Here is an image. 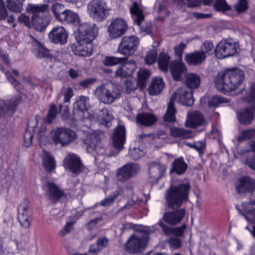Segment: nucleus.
Returning <instances> with one entry per match:
<instances>
[{"label":"nucleus","mask_w":255,"mask_h":255,"mask_svg":"<svg viewBox=\"0 0 255 255\" xmlns=\"http://www.w3.org/2000/svg\"><path fill=\"white\" fill-rule=\"evenodd\" d=\"M95 96L100 102L111 104L120 98L121 92L116 85L108 83L98 86L95 91Z\"/></svg>","instance_id":"obj_5"},{"label":"nucleus","mask_w":255,"mask_h":255,"mask_svg":"<svg viewBox=\"0 0 255 255\" xmlns=\"http://www.w3.org/2000/svg\"><path fill=\"white\" fill-rule=\"evenodd\" d=\"M187 4L189 7H195L199 4L200 1H202L205 5H210L213 2V0H186Z\"/></svg>","instance_id":"obj_55"},{"label":"nucleus","mask_w":255,"mask_h":255,"mask_svg":"<svg viewBox=\"0 0 255 255\" xmlns=\"http://www.w3.org/2000/svg\"><path fill=\"white\" fill-rule=\"evenodd\" d=\"M51 137L56 144L64 146L69 144L77 138L76 133L66 128H58L50 132Z\"/></svg>","instance_id":"obj_8"},{"label":"nucleus","mask_w":255,"mask_h":255,"mask_svg":"<svg viewBox=\"0 0 255 255\" xmlns=\"http://www.w3.org/2000/svg\"><path fill=\"white\" fill-rule=\"evenodd\" d=\"M110 10L105 0H91L87 5L88 15L98 21L105 19Z\"/></svg>","instance_id":"obj_6"},{"label":"nucleus","mask_w":255,"mask_h":255,"mask_svg":"<svg viewBox=\"0 0 255 255\" xmlns=\"http://www.w3.org/2000/svg\"><path fill=\"white\" fill-rule=\"evenodd\" d=\"M239 44L231 39L222 40L217 45L215 55L219 59L232 56L238 52Z\"/></svg>","instance_id":"obj_10"},{"label":"nucleus","mask_w":255,"mask_h":255,"mask_svg":"<svg viewBox=\"0 0 255 255\" xmlns=\"http://www.w3.org/2000/svg\"><path fill=\"white\" fill-rule=\"evenodd\" d=\"M216 48L213 42L210 41H205L201 46V52L208 55L215 53Z\"/></svg>","instance_id":"obj_47"},{"label":"nucleus","mask_w":255,"mask_h":255,"mask_svg":"<svg viewBox=\"0 0 255 255\" xmlns=\"http://www.w3.org/2000/svg\"><path fill=\"white\" fill-rule=\"evenodd\" d=\"M47 187V192L49 198L54 203L57 202L64 195V192L60 189L58 186L53 182H48L46 183Z\"/></svg>","instance_id":"obj_29"},{"label":"nucleus","mask_w":255,"mask_h":255,"mask_svg":"<svg viewBox=\"0 0 255 255\" xmlns=\"http://www.w3.org/2000/svg\"><path fill=\"white\" fill-rule=\"evenodd\" d=\"M176 110L174 107V104L172 103V101L169 102L167 106L166 112L163 117V119L165 122L172 123L175 121Z\"/></svg>","instance_id":"obj_42"},{"label":"nucleus","mask_w":255,"mask_h":255,"mask_svg":"<svg viewBox=\"0 0 255 255\" xmlns=\"http://www.w3.org/2000/svg\"><path fill=\"white\" fill-rule=\"evenodd\" d=\"M89 99L85 96H80L76 100L74 105V116L77 120H94L90 117L91 110L88 108Z\"/></svg>","instance_id":"obj_9"},{"label":"nucleus","mask_w":255,"mask_h":255,"mask_svg":"<svg viewBox=\"0 0 255 255\" xmlns=\"http://www.w3.org/2000/svg\"><path fill=\"white\" fill-rule=\"evenodd\" d=\"M73 52L76 55L82 57L91 56L93 51L92 42H88L78 38L77 41L71 46Z\"/></svg>","instance_id":"obj_20"},{"label":"nucleus","mask_w":255,"mask_h":255,"mask_svg":"<svg viewBox=\"0 0 255 255\" xmlns=\"http://www.w3.org/2000/svg\"><path fill=\"white\" fill-rule=\"evenodd\" d=\"M137 226V225L134 224L132 223H128L126 222L123 223L122 225V228H121L122 232L123 233L126 231L129 230L139 231V229L136 228Z\"/></svg>","instance_id":"obj_59"},{"label":"nucleus","mask_w":255,"mask_h":255,"mask_svg":"<svg viewBox=\"0 0 255 255\" xmlns=\"http://www.w3.org/2000/svg\"><path fill=\"white\" fill-rule=\"evenodd\" d=\"M42 165L48 173L51 172L56 168L55 160H43Z\"/></svg>","instance_id":"obj_54"},{"label":"nucleus","mask_w":255,"mask_h":255,"mask_svg":"<svg viewBox=\"0 0 255 255\" xmlns=\"http://www.w3.org/2000/svg\"><path fill=\"white\" fill-rule=\"evenodd\" d=\"M139 39L135 35L124 37L119 46V53L126 56L132 55L137 49Z\"/></svg>","instance_id":"obj_14"},{"label":"nucleus","mask_w":255,"mask_h":255,"mask_svg":"<svg viewBox=\"0 0 255 255\" xmlns=\"http://www.w3.org/2000/svg\"><path fill=\"white\" fill-rule=\"evenodd\" d=\"M59 21L65 22L75 25L80 26V19L78 13L70 9L62 11L61 19Z\"/></svg>","instance_id":"obj_32"},{"label":"nucleus","mask_w":255,"mask_h":255,"mask_svg":"<svg viewBox=\"0 0 255 255\" xmlns=\"http://www.w3.org/2000/svg\"><path fill=\"white\" fill-rule=\"evenodd\" d=\"M28 207L27 206L19 205L17 206V220L21 226L24 228L28 229L31 225V222L29 220L27 215Z\"/></svg>","instance_id":"obj_30"},{"label":"nucleus","mask_w":255,"mask_h":255,"mask_svg":"<svg viewBox=\"0 0 255 255\" xmlns=\"http://www.w3.org/2000/svg\"><path fill=\"white\" fill-rule=\"evenodd\" d=\"M176 101L178 103L187 106H191L194 103L192 92L191 90H187L185 88H179L177 90L173 95L171 97L170 101Z\"/></svg>","instance_id":"obj_18"},{"label":"nucleus","mask_w":255,"mask_h":255,"mask_svg":"<svg viewBox=\"0 0 255 255\" xmlns=\"http://www.w3.org/2000/svg\"><path fill=\"white\" fill-rule=\"evenodd\" d=\"M186 228V225L183 224L180 227L173 228L172 234L175 236L182 237L184 235V233Z\"/></svg>","instance_id":"obj_57"},{"label":"nucleus","mask_w":255,"mask_h":255,"mask_svg":"<svg viewBox=\"0 0 255 255\" xmlns=\"http://www.w3.org/2000/svg\"><path fill=\"white\" fill-rule=\"evenodd\" d=\"M188 165L184 160H174L171 165L170 173L181 175L186 171Z\"/></svg>","instance_id":"obj_36"},{"label":"nucleus","mask_w":255,"mask_h":255,"mask_svg":"<svg viewBox=\"0 0 255 255\" xmlns=\"http://www.w3.org/2000/svg\"><path fill=\"white\" fill-rule=\"evenodd\" d=\"M205 125L203 115L198 111L190 112L187 116L185 126L194 128Z\"/></svg>","instance_id":"obj_25"},{"label":"nucleus","mask_w":255,"mask_h":255,"mask_svg":"<svg viewBox=\"0 0 255 255\" xmlns=\"http://www.w3.org/2000/svg\"><path fill=\"white\" fill-rule=\"evenodd\" d=\"M157 59V52L155 48L148 50L144 57V61L147 65H151L155 63Z\"/></svg>","instance_id":"obj_44"},{"label":"nucleus","mask_w":255,"mask_h":255,"mask_svg":"<svg viewBox=\"0 0 255 255\" xmlns=\"http://www.w3.org/2000/svg\"><path fill=\"white\" fill-rule=\"evenodd\" d=\"M170 60V56L168 53L165 52L160 53L158 58L159 68L163 72H167L169 66L170 68V65H169Z\"/></svg>","instance_id":"obj_39"},{"label":"nucleus","mask_w":255,"mask_h":255,"mask_svg":"<svg viewBox=\"0 0 255 255\" xmlns=\"http://www.w3.org/2000/svg\"><path fill=\"white\" fill-rule=\"evenodd\" d=\"M191 186L189 183H180L171 185L167 191L166 201L168 207L174 209L180 208L184 202L189 200Z\"/></svg>","instance_id":"obj_2"},{"label":"nucleus","mask_w":255,"mask_h":255,"mask_svg":"<svg viewBox=\"0 0 255 255\" xmlns=\"http://www.w3.org/2000/svg\"><path fill=\"white\" fill-rule=\"evenodd\" d=\"M214 1V7L218 10L226 11L230 9L229 6L225 0H213Z\"/></svg>","instance_id":"obj_51"},{"label":"nucleus","mask_w":255,"mask_h":255,"mask_svg":"<svg viewBox=\"0 0 255 255\" xmlns=\"http://www.w3.org/2000/svg\"><path fill=\"white\" fill-rule=\"evenodd\" d=\"M117 195L114 194L112 196L105 198L101 201V205L104 207L110 205L114 202L115 200L117 198Z\"/></svg>","instance_id":"obj_61"},{"label":"nucleus","mask_w":255,"mask_h":255,"mask_svg":"<svg viewBox=\"0 0 255 255\" xmlns=\"http://www.w3.org/2000/svg\"><path fill=\"white\" fill-rule=\"evenodd\" d=\"M64 164L72 173L79 174L83 171L84 166L82 160H64Z\"/></svg>","instance_id":"obj_37"},{"label":"nucleus","mask_w":255,"mask_h":255,"mask_svg":"<svg viewBox=\"0 0 255 255\" xmlns=\"http://www.w3.org/2000/svg\"><path fill=\"white\" fill-rule=\"evenodd\" d=\"M64 5L62 4L56 2L54 3L51 7V10L55 18L58 21L61 19L62 10L64 9Z\"/></svg>","instance_id":"obj_48"},{"label":"nucleus","mask_w":255,"mask_h":255,"mask_svg":"<svg viewBox=\"0 0 255 255\" xmlns=\"http://www.w3.org/2000/svg\"><path fill=\"white\" fill-rule=\"evenodd\" d=\"M255 112V108H247L238 111L237 117L241 124L249 125L254 120Z\"/></svg>","instance_id":"obj_28"},{"label":"nucleus","mask_w":255,"mask_h":255,"mask_svg":"<svg viewBox=\"0 0 255 255\" xmlns=\"http://www.w3.org/2000/svg\"><path fill=\"white\" fill-rule=\"evenodd\" d=\"M22 97L18 98H13L9 101L5 102L0 101V118H5L7 116H11L16 106L21 100Z\"/></svg>","instance_id":"obj_23"},{"label":"nucleus","mask_w":255,"mask_h":255,"mask_svg":"<svg viewBox=\"0 0 255 255\" xmlns=\"http://www.w3.org/2000/svg\"><path fill=\"white\" fill-rule=\"evenodd\" d=\"M186 70L184 64L180 61L171 63L170 71L175 80H181L183 77L186 76L185 83L188 87L191 89L198 88L201 83L199 76L194 73L186 74Z\"/></svg>","instance_id":"obj_4"},{"label":"nucleus","mask_w":255,"mask_h":255,"mask_svg":"<svg viewBox=\"0 0 255 255\" xmlns=\"http://www.w3.org/2000/svg\"><path fill=\"white\" fill-rule=\"evenodd\" d=\"M206 99L209 100L208 106L210 108H216L220 106L222 104L228 102L227 100L223 97L219 96H215L209 99L208 97L204 96L201 99V102L202 104L206 102Z\"/></svg>","instance_id":"obj_38"},{"label":"nucleus","mask_w":255,"mask_h":255,"mask_svg":"<svg viewBox=\"0 0 255 255\" xmlns=\"http://www.w3.org/2000/svg\"><path fill=\"white\" fill-rule=\"evenodd\" d=\"M8 15L3 0H0V20L4 19Z\"/></svg>","instance_id":"obj_60"},{"label":"nucleus","mask_w":255,"mask_h":255,"mask_svg":"<svg viewBox=\"0 0 255 255\" xmlns=\"http://www.w3.org/2000/svg\"><path fill=\"white\" fill-rule=\"evenodd\" d=\"M90 117L94 118V120H88L90 122H99L101 124L106 127H109V123L113 119V116L110 114L107 109L104 108L100 110L97 116L91 114Z\"/></svg>","instance_id":"obj_31"},{"label":"nucleus","mask_w":255,"mask_h":255,"mask_svg":"<svg viewBox=\"0 0 255 255\" xmlns=\"http://www.w3.org/2000/svg\"><path fill=\"white\" fill-rule=\"evenodd\" d=\"M186 211L184 208L180 209L175 211H169L164 214L163 219L170 225H176L179 223L185 215Z\"/></svg>","instance_id":"obj_26"},{"label":"nucleus","mask_w":255,"mask_h":255,"mask_svg":"<svg viewBox=\"0 0 255 255\" xmlns=\"http://www.w3.org/2000/svg\"><path fill=\"white\" fill-rule=\"evenodd\" d=\"M156 121V117L150 113H141L136 117L137 122L144 126H151L154 124Z\"/></svg>","instance_id":"obj_34"},{"label":"nucleus","mask_w":255,"mask_h":255,"mask_svg":"<svg viewBox=\"0 0 255 255\" xmlns=\"http://www.w3.org/2000/svg\"><path fill=\"white\" fill-rule=\"evenodd\" d=\"M139 231L144 234L141 237L133 234L131 235L126 244V247L128 252L135 254L144 250L149 241V232L147 230H139Z\"/></svg>","instance_id":"obj_7"},{"label":"nucleus","mask_w":255,"mask_h":255,"mask_svg":"<svg viewBox=\"0 0 255 255\" xmlns=\"http://www.w3.org/2000/svg\"><path fill=\"white\" fill-rule=\"evenodd\" d=\"M18 21L23 24L26 27L31 28L32 20L31 19L30 20L29 16L26 15L25 14H21L18 17Z\"/></svg>","instance_id":"obj_53"},{"label":"nucleus","mask_w":255,"mask_h":255,"mask_svg":"<svg viewBox=\"0 0 255 255\" xmlns=\"http://www.w3.org/2000/svg\"><path fill=\"white\" fill-rule=\"evenodd\" d=\"M108 239L106 237L99 238L96 241L97 246L101 249V250L106 247L108 244Z\"/></svg>","instance_id":"obj_64"},{"label":"nucleus","mask_w":255,"mask_h":255,"mask_svg":"<svg viewBox=\"0 0 255 255\" xmlns=\"http://www.w3.org/2000/svg\"><path fill=\"white\" fill-rule=\"evenodd\" d=\"M25 0H6L7 8L13 12H20L22 8V3Z\"/></svg>","instance_id":"obj_43"},{"label":"nucleus","mask_w":255,"mask_h":255,"mask_svg":"<svg viewBox=\"0 0 255 255\" xmlns=\"http://www.w3.org/2000/svg\"><path fill=\"white\" fill-rule=\"evenodd\" d=\"M4 74L9 82L13 85L17 91L19 90L21 88V86L19 84V82L13 78L9 72L4 71Z\"/></svg>","instance_id":"obj_56"},{"label":"nucleus","mask_w":255,"mask_h":255,"mask_svg":"<svg viewBox=\"0 0 255 255\" xmlns=\"http://www.w3.org/2000/svg\"><path fill=\"white\" fill-rule=\"evenodd\" d=\"M169 244L174 249H179L181 247V241L177 238H171L169 240Z\"/></svg>","instance_id":"obj_62"},{"label":"nucleus","mask_w":255,"mask_h":255,"mask_svg":"<svg viewBox=\"0 0 255 255\" xmlns=\"http://www.w3.org/2000/svg\"><path fill=\"white\" fill-rule=\"evenodd\" d=\"M206 55L203 52L196 51L188 54L185 56L186 61L190 65H197L205 61Z\"/></svg>","instance_id":"obj_33"},{"label":"nucleus","mask_w":255,"mask_h":255,"mask_svg":"<svg viewBox=\"0 0 255 255\" xmlns=\"http://www.w3.org/2000/svg\"><path fill=\"white\" fill-rule=\"evenodd\" d=\"M149 75L150 72L148 70L143 68L140 69L137 73L138 84L141 86H144Z\"/></svg>","instance_id":"obj_45"},{"label":"nucleus","mask_w":255,"mask_h":255,"mask_svg":"<svg viewBox=\"0 0 255 255\" xmlns=\"http://www.w3.org/2000/svg\"><path fill=\"white\" fill-rule=\"evenodd\" d=\"M68 35L65 29L61 26L53 27L48 34V37L51 42L61 45L67 41Z\"/></svg>","instance_id":"obj_21"},{"label":"nucleus","mask_w":255,"mask_h":255,"mask_svg":"<svg viewBox=\"0 0 255 255\" xmlns=\"http://www.w3.org/2000/svg\"><path fill=\"white\" fill-rule=\"evenodd\" d=\"M244 100L248 103L255 102V83L252 85L250 92L246 93Z\"/></svg>","instance_id":"obj_50"},{"label":"nucleus","mask_w":255,"mask_h":255,"mask_svg":"<svg viewBox=\"0 0 255 255\" xmlns=\"http://www.w3.org/2000/svg\"><path fill=\"white\" fill-rule=\"evenodd\" d=\"M37 124V117H35L30 120L28 123L27 129L25 131L23 136L24 144L25 146L29 147L31 145L33 137V132H36L38 131Z\"/></svg>","instance_id":"obj_27"},{"label":"nucleus","mask_w":255,"mask_h":255,"mask_svg":"<svg viewBox=\"0 0 255 255\" xmlns=\"http://www.w3.org/2000/svg\"><path fill=\"white\" fill-rule=\"evenodd\" d=\"M235 7L236 11L238 12L245 11L248 8L247 0H239L238 3Z\"/></svg>","instance_id":"obj_58"},{"label":"nucleus","mask_w":255,"mask_h":255,"mask_svg":"<svg viewBox=\"0 0 255 255\" xmlns=\"http://www.w3.org/2000/svg\"><path fill=\"white\" fill-rule=\"evenodd\" d=\"M129 12L134 23L140 27L141 31L146 34L149 33L151 31L149 27L141 26V24L144 20V16L139 4L136 1L133 2L132 6L129 8Z\"/></svg>","instance_id":"obj_19"},{"label":"nucleus","mask_w":255,"mask_h":255,"mask_svg":"<svg viewBox=\"0 0 255 255\" xmlns=\"http://www.w3.org/2000/svg\"><path fill=\"white\" fill-rule=\"evenodd\" d=\"M164 83L162 78L155 77L152 79V82L148 88V92L151 95L159 94L163 89Z\"/></svg>","instance_id":"obj_35"},{"label":"nucleus","mask_w":255,"mask_h":255,"mask_svg":"<svg viewBox=\"0 0 255 255\" xmlns=\"http://www.w3.org/2000/svg\"><path fill=\"white\" fill-rule=\"evenodd\" d=\"M126 140V130L124 126H119L115 130L113 136V142L115 148L118 150L116 153L111 154L112 156L118 154L121 150Z\"/></svg>","instance_id":"obj_24"},{"label":"nucleus","mask_w":255,"mask_h":255,"mask_svg":"<svg viewBox=\"0 0 255 255\" xmlns=\"http://www.w3.org/2000/svg\"><path fill=\"white\" fill-rule=\"evenodd\" d=\"M74 222H69L66 224L63 229L60 231L59 234L61 236H64L69 233L72 229Z\"/></svg>","instance_id":"obj_63"},{"label":"nucleus","mask_w":255,"mask_h":255,"mask_svg":"<svg viewBox=\"0 0 255 255\" xmlns=\"http://www.w3.org/2000/svg\"><path fill=\"white\" fill-rule=\"evenodd\" d=\"M128 29V23L123 18L117 17L111 19L108 27L109 36L115 39L123 35Z\"/></svg>","instance_id":"obj_12"},{"label":"nucleus","mask_w":255,"mask_h":255,"mask_svg":"<svg viewBox=\"0 0 255 255\" xmlns=\"http://www.w3.org/2000/svg\"><path fill=\"white\" fill-rule=\"evenodd\" d=\"M244 79L242 71L227 70L218 73L215 79V85L219 91L226 93L238 88Z\"/></svg>","instance_id":"obj_1"},{"label":"nucleus","mask_w":255,"mask_h":255,"mask_svg":"<svg viewBox=\"0 0 255 255\" xmlns=\"http://www.w3.org/2000/svg\"><path fill=\"white\" fill-rule=\"evenodd\" d=\"M185 47H186V45L184 44L183 43H181L178 45L175 46L174 48L175 54L176 56L179 58V60L172 61L170 63V65H171V63L173 62L180 61V62H182L181 61V59L182 58L183 51Z\"/></svg>","instance_id":"obj_52"},{"label":"nucleus","mask_w":255,"mask_h":255,"mask_svg":"<svg viewBox=\"0 0 255 255\" xmlns=\"http://www.w3.org/2000/svg\"><path fill=\"white\" fill-rule=\"evenodd\" d=\"M59 110L54 104H52L50 106V109L48 114L44 119V122L46 123L50 124L52 120L56 117Z\"/></svg>","instance_id":"obj_49"},{"label":"nucleus","mask_w":255,"mask_h":255,"mask_svg":"<svg viewBox=\"0 0 255 255\" xmlns=\"http://www.w3.org/2000/svg\"><path fill=\"white\" fill-rule=\"evenodd\" d=\"M84 142L86 145L87 152L92 154L95 158L97 154L103 153L104 149L101 146L100 137L96 131H88L84 139Z\"/></svg>","instance_id":"obj_13"},{"label":"nucleus","mask_w":255,"mask_h":255,"mask_svg":"<svg viewBox=\"0 0 255 255\" xmlns=\"http://www.w3.org/2000/svg\"><path fill=\"white\" fill-rule=\"evenodd\" d=\"M48 7V5L46 3H29L27 5L26 11L32 14L31 28L40 32L45 30L50 22L48 15L45 14Z\"/></svg>","instance_id":"obj_3"},{"label":"nucleus","mask_w":255,"mask_h":255,"mask_svg":"<svg viewBox=\"0 0 255 255\" xmlns=\"http://www.w3.org/2000/svg\"><path fill=\"white\" fill-rule=\"evenodd\" d=\"M125 61L124 58H117L113 56H106L102 60L104 65L106 66H115L122 64Z\"/></svg>","instance_id":"obj_46"},{"label":"nucleus","mask_w":255,"mask_h":255,"mask_svg":"<svg viewBox=\"0 0 255 255\" xmlns=\"http://www.w3.org/2000/svg\"><path fill=\"white\" fill-rule=\"evenodd\" d=\"M139 165L134 163H127L119 168L116 173L118 181L124 182L137 174L139 170Z\"/></svg>","instance_id":"obj_17"},{"label":"nucleus","mask_w":255,"mask_h":255,"mask_svg":"<svg viewBox=\"0 0 255 255\" xmlns=\"http://www.w3.org/2000/svg\"><path fill=\"white\" fill-rule=\"evenodd\" d=\"M33 45L34 46V53L37 57L44 58L50 56L49 51L44 47L37 40L33 39Z\"/></svg>","instance_id":"obj_40"},{"label":"nucleus","mask_w":255,"mask_h":255,"mask_svg":"<svg viewBox=\"0 0 255 255\" xmlns=\"http://www.w3.org/2000/svg\"><path fill=\"white\" fill-rule=\"evenodd\" d=\"M170 134L171 136L174 137L190 138L192 137V134L190 130L176 127H173L170 128Z\"/></svg>","instance_id":"obj_41"},{"label":"nucleus","mask_w":255,"mask_h":255,"mask_svg":"<svg viewBox=\"0 0 255 255\" xmlns=\"http://www.w3.org/2000/svg\"><path fill=\"white\" fill-rule=\"evenodd\" d=\"M251 195L249 202L242 203V209L237 206L236 208L248 223L255 224V208L253 207L255 206V195L254 193Z\"/></svg>","instance_id":"obj_16"},{"label":"nucleus","mask_w":255,"mask_h":255,"mask_svg":"<svg viewBox=\"0 0 255 255\" xmlns=\"http://www.w3.org/2000/svg\"><path fill=\"white\" fill-rule=\"evenodd\" d=\"M78 32V39L92 42L98 35V28L94 23H84L80 25Z\"/></svg>","instance_id":"obj_15"},{"label":"nucleus","mask_w":255,"mask_h":255,"mask_svg":"<svg viewBox=\"0 0 255 255\" xmlns=\"http://www.w3.org/2000/svg\"><path fill=\"white\" fill-rule=\"evenodd\" d=\"M235 188L239 195H252L255 190V179L249 175H242L237 180Z\"/></svg>","instance_id":"obj_11"},{"label":"nucleus","mask_w":255,"mask_h":255,"mask_svg":"<svg viewBox=\"0 0 255 255\" xmlns=\"http://www.w3.org/2000/svg\"><path fill=\"white\" fill-rule=\"evenodd\" d=\"M136 68L135 62L133 60L127 61L125 58V61L122 64H120L115 72V76L126 78L131 75Z\"/></svg>","instance_id":"obj_22"}]
</instances>
